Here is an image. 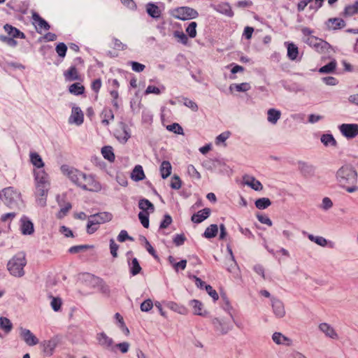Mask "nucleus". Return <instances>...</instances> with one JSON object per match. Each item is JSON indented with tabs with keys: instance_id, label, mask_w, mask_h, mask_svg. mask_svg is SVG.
Segmentation results:
<instances>
[{
	"instance_id": "49",
	"label": "nucleus",
	"mask_w": 358,
	"mask_h": 358,
	"mask_svg": "<svg viewBox=\"0 0 358 358\" xmlns=\"http://www.w3.org/2000/svg\"><path fill=\"white\" fill-rule=\"evenodd\" d=\"M165 90V87L162 85L160 87H155L154 85H148L145 91V94H160Z\"/></svg>"
},
{
	"instance_id": "22",
	"label": "nucleus",
	"mask_w": 358,
	"mask_h": 358,
	"mask_svg": "<svg viewBox=\"0 0 358 358\" xmlns=\"http://www.w3.org/2000/svg\"><path fill=\"white\" fill-rule=\"evenodd\" d=\"M130 255H131V252H128L127 254L129 271L132 275H136L137 274L140 273L142 268L136 258H133L131 260L129 259V256Z\"/></svg>"
},
{
	"instance_id": "2",
	"label": "nucleus",
	"mask_w": 358,
	"mask_h": 358,
	"mask_svg": "<svg viewBox=\"0 0 358 358\" xmlns=\"http://www.w3.org/2000/svg\"><path fill=\"white\" fill-rule=\"evenodd\" d=\"M26 265V255L23 252H20L8 262L7 270L11 275L15 278H21L25 274L24 267Z\"/></svg>"
},
{
	"instance_id": "5",
	"label": "nucleus",
	"mask_w": 358,
	"mask_h": 358,
	"mask_svg": "<svg viewBox=\"0 0 358 358\" xmlns=\"http://www.w3.org/2000/svg\"><path fill=\"white\" fill-rule=\"evenodd\" d=\"M170 13L174 18L184 21L194 19L199 16V13L196 10L188 6L174 8L171 10Z\"/></svg>"
},
{
	"instance_id": "35",
	"label": "nucleus",
	"mask_w": 358,
	"mask_h": 358,
	"mask_svg": "<svg viewBox=\"0 0 358 358\" xmlns=\"http://www.w3.org/2000/svg\"><path fill=\"white\" fill-rule=\"evenodd\" d=\"M172 166L169 161H164L160 166V173L162 178L165 179L171 173Z\"/></svg>"
},
{
	"instance_id": "13",
	"label": "nucleus",
	"mask_w": 358,
	"mask_h": 358,
	"mask_svg": "<svg viewBox=\"0 0 358 358\" xmlns=\"http://www.w3.org/2000/svg\"><path fill=\"white\" fill-rule=\"evenodd\" d=\"M4 202L7 205H11L20 199V193L14 189L13 187H9L3 189Z\"/></svg>"
},
{
	"instance_id": "42",
	"label": "nucleus",
	"mask_w": 358,
	"mask_h": 358,
	"mask_svg": "<svg viewBox=\"0 0 358 358\" xmlns=\"http://www.w3.org/2000/svg\"><path fill=\"white\" fill-rule=\"evenodd\" d=\"M101 115L103 119L101 122L104 125H108L110 122L114 119V115L112 110L109 108H104L102 111Z\"/></svg>"
},
{
	"instance_id": "44",
	"label": "nucleus",
	"mask_w": 358,
	"mask_h": 358,
	"mask_svg": "<svg viewBox=\"0 0 358 358\" xmlns=\"http://www.w3.org/2000/svg\"><path fill=\"white\" fill-rule=\"evenodd\" d=\"M69 92L75 95H80L84 93L85 87L80 83H76L69 86Z\"/></svg>"
},
{
	"instance_id": "48",
	"label": "nucleus",
	"mask_w": 358,
	"mask_h": 358,
	"mask_svg": "<svg viewBox=\"0 0 358 358\" xmlns=\"http://www.w3.org/2000/svg\"><path fill=\"white\" fill-rule=\"evenodd\" d=\"M308 238L310 241L312 242L315 243L318 245L324 247L327 244V241L326 238H323L322 236H315L313 234H308Z\"/></svg>"
},
{
	"instance_id": "8",
	"label": "nucleus",
	"mask_w": 358,
	"mask_h": 358,
	"mask_svg": "<svg viewBox=\"0 0 358 358\" xmlns=\"http://www.w3.org/2000/svg\"><path fill=\"white\" fill-rule=\"evenodd\" d=\"M305 42L320 53L327 52L331 48L330 45L327 41L314 36H309L307 37Z\"/></svg>"
},
{
	"instance_id": "3",
	"label": "nucleus",
	"mask_w": 358,
	"mask_h": 358,
	"mask_svg": "<svg viewBox=\"0 0 358 358\" xmlns=\"http://www.w3.org/2000/svg\"><path fill=\"white\" fill-rule=\"evenodd\" d=\"M336 179L342 186L355 184L357 180V173L352 166H343L338 170Z\"/></svg>"
},
{
	"instance_id": "30",
	"label": "nucleus",
	"mask_w": 358,
	"mask_h": 358,
	"mask_svg": "<svg viewBox=\"0 0 358 358\" xmlns=\"http://www.w3.org/2000/svg\"><path fill=\"white\" fill-rule=\"evenodd\" d=\"M4 29L5 31L8 34L9 36H12L13 38H24L25 35L24 33L20 31L17 28L10 25V24H6L4 25Z\"/></svg>"
},
{
	"instance_id": "32",
	"label": "nucleus",
	"mask_w": 358,
	"mask_h": 358,
	"mask_svg": "<svg viewBox=\"0 0 358 358\" xmlns=\"http://www.w3.org/2000/svg\"><path fill=\"white\" fill-rule=\"evenodd\" d=\"M84 279L85 281L89 284V285L94 288H97L101 283L102 280L100 278L90 273L85 274L84 275Z\"/></svg>"
},
{
	"instance_id": "60",
	"label": "nucleus",
	"mask_w": 358,
	"mask_h": 358,
	"mask_svg": "<svg viewBox=\"0 0 358 358\" xmlns=\"http://www.w3.org/2000/svg\"><path fill=\"white\" fill-rule=\"evenodd\" d=\"M231 133L229 131H224L216 137L215 143L219 145L221 143H224L227 139L229 138Z\"/></svg>"
},
{
	"instance_id": "57",
	"label": "nucleus",
	"mask_w": 358,
	"mask_h": 358,
	"mask_svg": "<svg viewBox=\"0 0 358 358\" xmlns=\"http://www.w3.org/2000/svg\"><path fill=\"white\" fill-rule=\"evenodd\" d=\"M183 104L190 108L192 111L196 112L198 110V105L194 101L189 99L188 98H183Z\"/></svg>"
},
{
	"instance_id": "14",
	"label": "nucleus",
	"mask_w": 358,
	"mask_h": 358,
	"mask_svg": "<svg viewBox=\"0 0 358 358\" xmlns=\"http://www.w3.org/2000/svg\"><path fill=\"white\" fill-rule=\"evenodd\" d=\"M20 335L24 341L29 346H33L38 343V339L29 329L20 327Z\"/></svg>"
},
{
	"instance_id": "58",
	"label": "nucleus",
	"mask_w": 358,
	"mask_h": 358,
	"mask_svg": "<svg viewBox=\"0 0 358 358\" xmlns=\"http://www.w3.org/2000/svg\"><path fill=\"white\" fill-rule=\"evenodd\" d=\"M90 248H91V246H90L88 245H76V246L71 247L69 249V252L71 254H76V253L80 252L86 249Z\"/></svg>"
},
{
	"instance_id": "20",
	"label": "nucleus",
	"mask_w": 358,
	"mask_h": 358,
	"mask_svg": "<svg viewBox=\"0 0 358 358\" xmlns=\"http://www.w3.org/2000/svg\"><path fill=\"white\" fill-rule=\"evenodd\" d=\"M299 169L300 173L306 178L313 177L315 174V167L306 162H299Z\"/></svg>"
},
{
	"instance_id": "46",
	"label": "nucleus",
	"mask_w": 358,
	"mask_h": 358,
	"mask_svg": "<svg viewBox=\"0 0 358 358\" xmlns=\"http://www.w3.org/2000/svg\"><path fill=\"white\" fill-rule=\"evenodd\" d=\"M271 205V202L268 198L263 197L255 201V206L258 209H266Z\"/></svg>"
},
{
	"instance_id": "18",
	"label": "nucleus",
	"mask_w": 358,
	"mask_h": 358,
	"mask_svg": "<svg viewBox=\"0 0 358 358\" xmlns=\"http://www.w3.org/2000/svg\"><path fill=\"white\" fill-rule=\"evenodd\" d=\"M243 182L244 185L251 187L255 191H260L263 189L262 183L253 176L249 175L244 176L243 177Z\"/></svg>"
},
{
	"instance_id": "38",
	"label": "nucleus",
	"mask_w": 358,
	"mask_h": 358,
	"mask_svg": "<svg viewBox=\"0 0 358 358\" xmlns=\"http://www.w3.org/2000/svg\"><path fill=\"white\" fill-rule=\"evenodd\" d=\"M229 89L231 92L235 90L237 92H245L251 89V86L248 83H242L240 84L234 83L229 86Z\"/></svg>"
},
{
	"instance_id": "41",
	"label": "nucleus",
	"mask_w": 358,
	"mask_h": 358,
	"mask_svg": "<svg viewBox=\"0 0 358 358\" xmlns=\"http://www.w3.org/2000/svg\"><path fill=\"white\" fill-rule=\"evenodd\" d=\"M0 328L6 333L8 334L13 329L12 322L9 319L5 317H0Z\"/></svg>"
},
{
	"instance_id": "33",
	"label": "nucleus",
	"mask_w": 358,
	"mask_h": 358,
	"mask_svg": "<svg viewBox=\"0 0 358 358\" xmlns=\"http://www.w3.org/2000/svg\"><path fill=\"white\" fill-rule=\"evenodd\" d=\"M329 29H338L343 28L345 26V22L341 18H331L327 22Z\"/></svg>"
},
{
	"instance_id": "53",
	"label": "nucleus",
	"mask_w": 358,
	"mask_h": 358,
	"mask_svg": "<svg viewBox=\"0 0 358 358\" xmlns=\"http://www.w3.org/2000/svg\"><path fill=\"white\" fill-rule=\"evenodd\" d=\"M51 299L50 306L56 312L59 311L62 304V299L59 297L53 296H52Z\"/></svg>"
},
{
	"instance_id": "28",
	"label": "nucleus",
	"mask_w": 358,
	"mask_h": 358,
	"mask_svg": "<svg viewBox=\"0 0 358 358\" xmlns=\"http://www.w3.org/2000/svg\"><path fill=\"white\" fill-rule=\"evenodd\" d=\"M122 131L116 132L115 136L120 143H125L131 136L124 124H122Z\"/></svg>"
},
{
	"instance_id": "34",
	"label": "nucleus",
	"mask_w": 358,
	"mask_h": 358,
	"mask_svg": "<svg viewBox=\"0 0 358 358\" xmlns=\"http://www.w3.org/2000/svg\"><path fill=\"white\" fill-rule=\"evenodd\" d=\"M146 11L148 14L153 18H159L161 15V11L159 7L152 3H149L147 4Z\"/></svg>"
},
{
	"instance_id": "40",
	"label": "nucleus",
	"mask_w": 358,
	"mask_h": 358,
	"mask_svg": "<svg viewBox=\"0 0 358 358\" xmlns=\"http://www.w3.org/2000/svg\"><path fill=\"white\" fill-rule=\"evenodd\" d=\"M43 345L44 352L48 355H51L57 346V341L55 339H51L47 341H44Z\"/></svg>"
},
{
	"instance_id": "55",
	"label": "nucleus",
	"mask_w": 358,
	"mask_h": 358,
	"mask_svg": "<svg viewBox=\"0 0 358 358\" xmlns=\"http://www.w3.org/2000/svg\"><path fill=\"white\" fill-rule=\"evenodd\" d=\"M173 35L174 37L176 38L181 43L184 45L187 44L188 38L182 31H176Z\"/></svg>"
},
{
	"instance_id": "24",
	"label": "nucleus",
	"mask_w": 358,
	"mask_h": 358,
	"mask_svg": "<svg viewBox=\"0 0 358 358\" xmlns=\"http://www.w3.org/2000/svg\"><path fill=\"white\" fill-rule=\"evenodd\" d=\"M210 208H206L192 216V221L194 223H201L210 215Z\"/></svg>"
},
{
	"instance_id": "54",
	"label": "nucleus",
	"mask_w": 358,
	"mask_h": 358,
	"mask_svg": "<svg viewBox=\"0 0 358 358\" xmlns=\"http://www.w3.org/2000/svg\"><path fill=\"white\" fill-rule=\"evenodd\" d=\"M138 218L141 223L145 228L149 227V216L148 213L140 212L138 213Z\"/></svg>"
},
{
	"instance_id": "9",
	"label": "nucleus",
	"mask_w": 358,
	"mask_h": 358,
	"mask_svg": "<svg viewBox=\"0 0 358 358\" xmlns=\"http://www.w3.org/2000/svg\"><path fill=\"white\" fill-rule=\"evenodd\" d=\"M80 187L92 192H99L101 189L100 183L93 176L86 174H85V178H83Z\"/></svg>"
},
{
	"instance_id": "47",
	"label": "nucleus",
	"mask_w": 358,
	"mask_h": 358,
	"mask_svg": "<svg viewBox=\"0 0 358 358\" xmlns=\"http://www.w3.org/2000/svg\"><path fill=\"white\" fill-rule=\"evenodd\" d=\"M321 142L325 145H332L335 146L336 145V141L334 138V136L331 134H323L321 136Z\"/></svg>"
},
{
	"instance_id": "51",
	"label": "nucleus",
	"mask_w": 358,
	"mask_h": 358,
	"mask_svg": "<svg viewBox=\"0 0 358 358\" xmlns=\"http://www.w3.org/2000/svg\"><path fill=\"white\" fill-rule=\"evenodd\" d=\"M196 27L197 24L196 22H192L189 24L186 28V32L190 38H194L196 36Z\"/></svg>"
},
{
	"instance_id": "6",
	"label": "nucleus",
	"mask_w": 358,
	"mask_h": 358,
	"mask_svg": "<svg viewBox=\"0 0 358 358\" xmlns=\"http://www.w3.org/2000/svg\"><path fill=\"white\" fill-rule=\"evenodd\" d=\"M62 173L66 176L73 183L80 187L85 178V173L76 169L71 167L68 165L61 166Z\"/></svg>"
},
{
	"instance_id": "11",
	"label": "nucleus",
	"mask_w": 358,
	"mask_h": 358,
	"mask_svg": "<svg viewBox=\"0 0 358 358\" xmlns=\"http://www.w3.org/2000/svg\"><path fill=\"white\" fill-rule=\"evenodd\" d=\"M273 313L275 317L282 318L285 316L286 311L283 302L279 299L272 297L271 299Z\"/></svg>"
},
{
	"instance_id": "26",
	"label": "nucleus",
	"mask_w": 358,
	"mask_h": 358,
	"mask_svg": "<svg viewBox=\"0 0 358 358\" xmlns=\"http://www.w3.org/2000/svg\"><path fill=\"white\" fill-rule=\"evenodd\" d=\"M281 113L275 108H270L267 111V120L272 124H275L280 118Z\"/></svg>"
},
{
	"instance_id": "59",
	"label": "nucleus",
	"mask_w": 358,
	"mask_h": 358,
	"mask_svg": "<svg viewBox=\"0 0 358 358\" xmlns=\"http://www.w3.org/2000/svg\"><path fill=\"white\" fill-rule=\"evenodd\" d=\"M67 51V47L64 43H59L56 46V52L61 57H64Z\"/></svg>"
},
{
	"instance_id": "1",
	"label": "nucleus",
	"mask_w": 358,
	"mask_h": 358,
	"mask_svg": "<svg viewBox=\"0 0 358 358\" xmlns=\"http://www.w3.org/2000/svg\"><path fill=\"white\" fill-rule=\"evenodd\" d=\"M35 181V196L40 206H46L47 196L50 187V178L43 169H37L34 172Z\"/></svg>"
},
{
	"instance_id": "39",
	"label": "nucleus",
	"mask_w": 358,
	"mask_h": 358,
	"mask_svg": "<svg viewBox=\"0 0 358 358\" xmlns=\"http://www.w3.org/2000/svg\"><path fill=\"white\" fill-rule=\"evenodd\" d=\"M101 154L103 157L108 160L110 162H113L115 160V155L113 149L111 146H104L101 148Z\"/></svg>"
},
{
	"instance_id": "23",
	"label": "nucleus",
	"mask_w": 358,
	"mask_h": 358,
	"mask_svg": "<svg viewBox=\"0 0 358 358\" xmlns=\"http://www.w3.org/2000/svg\"><path fill=\"white\" fill-rule=\"evenodd\" d=\"M21 231L24 235H31L34 233V224L27 217L21 219Z\"/></svg>"
},
{
	"instance_id": "10",
	"label": "nucleus",
	"mask_w": 358,
	"mask_h": 358,
	"mask_svg": "<svg viewBox=\"0 0 358 358\" xmlns=\"http://www.w3.org/2000/svg\"><path fill=\"white\" fill-rule=\"evenodd\" d=\"M338 128L342 135L347 138H354L358 135L357 124H342Z\"/></svg>"
},
{
	"instance_id": "7",
	"label": "nucleus",
	"mask_w": 358,
	"mask_h": 358,
	"mask_svg": "<svg viewBox=\"0 0 358 358\" xmlns=\"http://www.w3.org/2000/svg\"><path fill=\"white\" fill-rule=\"evenodd\" d=\"M213 329L219 335H225L232 329L233 325L226 319L220 317H213L211 320Z\"/></svg>"
},
{
	"instance_id": "61",
	"label": "nucleus",
	"mask_w": 358,
	"mask_h": 358,
	"mask_svg": "<svg viewBox=\"0 0 358 358\" xmlns=\"http://www.w3.org/2000/svg\"><path fill=\"white\" fill-rule=\"evenodd\" d=\"M153 307V303L152 300L147 299L141 304V310L143 312H148Z\"/></svg>"
},
{
	"instance_id": "63",
	"label": "nucleus",
	"mask_w": 358,
	"mask_h": 358,
	"mask_svg": "<svg viewBox=\"0 0 358 358\" xmlns=\"http://www.w3.org/2000/svg\"><path fill=\"white\" fill-rule=\"evenodd\" d=\"M333 206V202L329 197H324L322 199L320 208L324 210H327L331 208Z\"/></svg>"
},
{
	"instance_id": "29",
	"label": "nucleus",
	"mask_w": 358,
	"mask_h": 358,
	"mask_svg": "<svg viewBox=\"0 0 358 358\" xmlns=\"http://www.w3.org/2000/svg\"><path fill=\"white\" fill-rule=\"evenodd\" d=\"M64 75L66 80L69 81L80 80L78 71L74 66H71L68 71L64 72Z\"/></svg>"
},
{
	"instance_id": "50",
	"label": "nucleus",
	"mask_w": 358,
	"mask_h": 358,
	"mask_svg": "<svg viewBox=\"0 0 358 358\" xmlns=\"http://www.w3.org/2000/svg\"><path fill=\"white\" fill-rule=\"evenodd\" d=\"M358 13V1L352 5H348L345 8V15L352 16Z\"/></svg>"
},
{
	"instance_id": "64",
	"label": "nucleus",
	"mask_w": 358,
	"mask_h": 358,
	"mask_svg": "<svg viewBox=\"0 0 358 358\" xmlns=\"http://www.w3.org/2000/svg\"><path fill=\"white\" fill-rule=\"evenodd\" d=\"M172 222V218L169 215H165L164 217V220L160 224L159 229L162 230L164 229L167 228Z\"/></svg>"
},
{
	"instance_id": "62",
	"label": "nucleus",
	"mask_w": 358,
	"mask_h": 358,
	"mask_svg": "<svg viewBox=\"0 0 358 358\" xmlns=\"http://www.w3.org/2000/svg\"><path fill=\"white\" fill-rule=\"evenodd\" d=\"M187 172H188L189 176H191L192 177H193L194 178H196V179H200L201 178V175H200L199 172L192 164H189L187 166Z\"/></svg>"
},
{
	"instance_id": "56",
	"label": "nucleus",
	"mask_w": 358,
	"mask_h": 358,
	"mask_svg": "<svg viewBox=\"0 0 358 358\" xmlns=\"http://www.w3.org/2000/svg\"><path fill=\"white\" fill-rule=\"evenodd\" d=\"M168 306L171 310H173L180 314H185L186 313V309L185 308V307L179 306L174 302L169 303Z\"/></svg>"
},
{
	"instance_id": "52",
	"label": "nucleus",
	"mask_w": 358,
	"mask_h": 358,
	"mask_svg": "<svg viewBox=\"0 0 358 358\" xmlns=\"http://www.w3.org/2000/svg\"><path fill=\"white\" fill-rule=\"evenodd\" d=\"M166 129L177 134H183V129L178 123H173L166 126Z\"/></svg>"
},
{
	"instance_id": "36",
	"label": "nucleus",
	"mask_w": 358,
	"mask_h": 358,
	"mask_svg": "<svg viewBox=\"0 0 358 358\" xmlns=\"http://www.w3.org/2000/svg\"><path fill=\"white\" fill-rule=\"evenodd\" d=\"M131 177L134 181L142 180L145 178L143 167L141 165H136L132 171Z\"/></svg>"
},
{
	"instance_id": "16",
	"label": "nucleus",
	"mask_w": 358,
	"mask_h": 358,
	"mask_svg": "<svg viewBox=\"0 0 358 358\" xmlns=\"http://www.w3.org/2000/svg\"><path fill=\"white\" fill-rule=\"evenodd\" d=\"M33 23L36 27V29L38 33L41 30H48L50 28V24L42 18L37 13H33L32 14Z\"/></svg>"
},
{
	"instance_id": "15",
	"label": "nucleus",
	"mask_w": 358,
	"mask_h": 358,
	"mask_svg": "<svg viewBox=\"0 0 358 358\" xmlns=\"http://www.w3.org/2000/svg\"><path fill=\"white\" fill-rule=\"evenodd\" d=\"M318 329L322 331L327 337L333 340L338 339L339 336L334 328L328 323L323 322L319 324Z\"/></svg>"
},
{
	"instance_id": "4",
	"label": "nucleus",
	"mask_w": 358,
	"mask_h": 358,
	"mask_svg": "<svg viewBox=\"0 0 358 358\" xmlns=\"http://www.w3.org/2000/svg\"><path fill=\"white\" fill-rule=\"evenodd\" d=\"M112 217V215L108 212H102L90 215L88 217L87 224V234H94L98 229L99 224L110 221Z\"/></svg>"
},
{
	"instance_id": "19",
	"label": "nucleus",
	"mask_w": 358,
	"mask_h": 358,
	"mask_svg": "<svg viewBox=\"0 0 358 358\" xmlns=\"http://www.w3.org/2000/svg\"><path fill=\"white\" fill-rule=\"evenodd\" d=\"M189 306L193 309V313L196 315L206 317L208 312L204 309L203 303L196 299H193L189 301Z\"/></svg>"
},
{
	"instance_id": "31",
	"label": "nucleus",
	"mask_w": 358,
	"mask_h": 358,
	"mask_svg": "<svg viewBox=\"0 0 358 358\" xmlns=\"http://www.w3.org/2000/svg\"><path fill=\"white\" fill-rule=\"evenodd\" d=\"M31 163L38 169H42L44 166V162L41 157L36 152H31L29 154Z\"/></svg>"
},
{
	"instance_id": "17",
	"label": "nucleus",
	"mask_w": 358,
	"mask_h": 358,
	"mask_svg": "<svg viewBox=\"0 0 358 358\" xmlns=\"http://www.w3.org/2000/svg\"><path fill=\"white\" fill-rule=\"evenodd\" d=\"M83 120L84 115L81 109L78 106H73L69 117V122L80 125L83 122Z\"/></svg>"
},
{
	"instance_id": "12",
	"label": "nucleus",
	"mask_w": 358,
	"mask_h": 358,
	"mask_svg": "<svg viewBox=\"0 0 358 358\" xmlns=\"http://www.w3.org/2000/svg\"><path fill=\"white\" fill-rule=\"evenodd\" d=\"M96 338L99 345L103 348L113 351L114 342L112 338L109 337L106 333L101 332L98 333L96 336Z\"/></svg>"
},
{
	"instance_id": "21",
	"label": "nucleus",
	"mask_w": 358,
	"mask_h": 358,
	"mask_svg": "<svg viewBox=\"0 0 358 358\" xmlns=\"http://www.w3.org/2000/svg\"><path fill=\"white\" fill-rule=\"evenodd\" d=\"M273 341L277 345L290 346L292 344V340L280 332H275L272 335Z\"/></svg>"
},
{
	"instance_id": "25",
	"label": "nucleus",
	"mask_w": 358,
	"mask_h": 358,
	"mask_svg": "<svg viewBox=\"0 0 358 358\" xmlns=\"http://www.w3.org/2000/svg\"><path fill=\"white\" fill-rule=\"evenodd\" d=\"M214 9L220 13L224 14L228 17H232L234 12L228 3H219L214 6Z\"/></svg>"
},
{
	"instance_id": "45",
	"label": "nucleus",
	"mask_w": 358,
	"mask_h": 358,
	"mask_svg": "<svg viewBox=\"0 0 358 358\" xmlns=\"http://www.w3.org/2000/svg\"><path fill=\"white\" fill-rule=\"evenodd\" d=\"M337 63L336 60L331 61L329 64L323 66L319 69L321 73H330L334 71L336 68Z\"/></svg>"
},
{
	"instance_id": "37",
	"label": "nucleus",
	"mask_w": 358,
	"mask_h": 358,
	"mask_svg": "<svg viewBox=\"0 0 358 358\" xmlns=\"http://www.w3.org/2000/svg\"><path fill=\"white\" fill-rule=\"evenodd\" d=\"M138 207L143 211H148V213H153L155 210L154 205L148 199H142L138 202Z\"/></svg>"
},
{
	"instance_id": "27",
	"label": "nucleus",
	"mask_w": 358,
	"mask_h": 358,
	"mask_svg": "<svg viewBox=\"0 0 358 358\" xmlns=\"http://www.w3.org/2000/svg\"><path fill=\"white\" fill-rule=\"evenodd\" d=\"M285 45L287 48V57L291 60H295L299 55L298 47L293 43L286 42Z\"/></svg>"
},
{
	"instance_id": "43",
	"label": "nucleus",
	"mask_w": 358,
	"mask_h": 358,
	"mask_svg": "<svg viewBox=\"0 0 358 358\" xmlns=\"http://www.w3.org/2000/svg\"><path fill=\"white\" fill-rule=\"evenodd\" d=\"M218 233V227L217 224H213L207 227L203 233V236L206 238H212L217 236Z\"/></svg>"
}]
</instances>
